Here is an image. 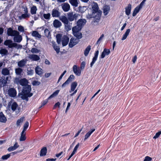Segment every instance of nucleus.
Wrapping results in <instances>:
<instances>
[{"label": "nucleus", "instance_id": "1", "mask_svg": "<svg viewBox=\"0 0 161 161\" xmlns=\"http://www.w3.org/2000/svg\"><path fill=\"white\" fill-rule=\"evenodd\" d=\"M92 8L93 10L92 14V15H88L86 16V17L88 18H91L94 17L96 15H94L93 14L97 13L98 16L100 15L101 14V12L98 10V7L97 4L96 3H94L92 6Z\"/></svg>", "mask_w": 161, "mask_h": 161}, {"label": "nucleus", "instance_id": "2", "mask_svg": "<svg viewBox=\"0 0 161 161\" xmlns=\"http://www.w3.org/2000/svg\"><path fill=\"white\" fill-rule=\"evenodd\" d=\"M31 91H22L21 94V98L23 100H25L27 102L28 101V97L32 96L33 93H30Z\"/></svg>", "mask_w": 161, "mask_h": 161}, {"label": "nucleus", "instance_id": "3", "mask_svg": "<svg viewBox=\"0 0 161 161\" xmlns=\"http://www.w3.org/2000/svg\"><path fill=\"white\" fill-rule=\"evenodd\" d=\"M3 44L8 46L9 48H13V47H16L17 46V44L14 43L13 41L11 40H7L4 41Z\"/></svg>", "mask_w": 161, "mask_h": 161}, {"label": "nucleus", "instance_id": "4", "mask_svg": "<svg viewBox=\"0 0 161 161\" xmlns=\"http://www.w3.org/2000/svg\"><path fill=\"white\" fill-rule=\"evenodd\" d=\"M59 92V91H55V92H54L47 99L45 100H43V101H42L41 103V106L40 108H41L46 105L48 102V100L49 99L57 96L58 95Z\"/></svg>", "mask_w": 161, "mask_h": 161}, {"label": "nucleus", "instance_id": "5", "mask_svg": "<svg viewBox=\"0 0 161 161\" xmlns=\"http://www.w3.org/2000/svg\"><path fill=\"white\" fill-rule=\"evenodd\" d=\"M79 16V15L78 14H74L73 12H69L67 14L68 19L70 21H73L75 19H77Z\"/></svg>", "mask_w": 161, "mask_h": 161}, {"label": "nucleus", "instance_id": "6", "mask_svg": "<svg viewBox=\"0 0 161 161\" xmlns=\"http://www.w3.org/2000/svg\"><path fill=\"white\" fill-rule=\"evenodd\" d=\"M7 34L8 36H14L19 34V32L17 31L14 30L11 28L8 29Z\"/></svg>", "mask_w": 161, "mask_h": 161}, {"label": "nucleus", "instance_id": "7", "mask_svg": "<svg viewBox=\"0 0 161 161\" xmlns=\"http://www.w3.org/2000/svg\"><path fill=\"white\" fill-rule=\"evenodd\" d=\"M79 42V40L77 39L72 38L70 40L69 46L70 47H72L74 46L76 44Z\"/></svg>", "mask_w": 161, "mask_h": 161}, {"label": "nucleus", "instance_id": "8", "mask_svg": "<svg viewBox=\"0 0 161 161\" xmlns=\"http://www.w3.org/2000/svg\"><path fill=\"white\" fill-rule=\"evenodd\" d=\"M86 20L84 19H79L77 22V25L81 28L86 24Z\"/></svg>", "mask_w": 161, "mask_h": 161}, {"label": "nucleus", "instance_id": "9", "mask_svg": "<svg viewBox=\"0 0 161 161\" xmlns=\"http://www.w3.org/2000/svg\"><path fill=\"white\" fill-rule=\"evenodd\" d=\"M62 8L64 12L68 11L70 9V6L67 3H64L61 5Z\"/></svg>", "mask_w": 161, "mask_h": 161}, {"label": "nucleus", "instance_id": "10", "mask_svg": "<svg viewBox=\"0 0 161 161\" xmlns=\"http://www.w3.org/2000/svg\"><path fill=\"white\" fill-rule=\"evenodd\" d=\"M60 15V13L57 9L54 8L52 10V15L53 17H58Z\"/></svg>", "mask_w": 161, "mask_h": 161}, {"label": "nucleus", "instance_id": "11", "mask_svg": "<svg viewBox=\"0 0 161 161\" xmlns=\"http://www.w3.org/2000/svg\"><path fill=\"white\" fill-rule=\"evenodd\" d=\"M99 54V51L97 50L96 51L95 54H94V56L92 58V62L90 64V67H92L95 62L97 60L98 56Z\"/></svg>", "mask_w": 161, "mask_h": 161}, {"label": "nucleus", "instance_id": "12", "mask_svg": "<svg viewBox=\"0 0 161 161\" xmlns=\"http://www.w3.org/2000/svg\"><path fill=\"white\" fill-rule=\"evenodd\" d=\"M110 53V51L109 49L104 48L103 51L102 52V54L100 58H104L106 55H108Z\"/></svg>", "mask_w": 161, "mask_h": 161}, {"label": "nucleus", "instance_id": "13", "mask_svg": "<svg viewBox=\"0 0 161 161\" xmlns=\"http://www.w3.org/2000/svg\"><path fill=\"white\" fill-rule=\"evenodd\" d=\"M69 38L66 36H64L63 37L62 40V43L63 46H66L69 42Z\"/></svg>", "mask_w": 161, "mask_h": 161}, {"label": "nucleus", "instance_id": "14", "mask_svg": "<svg viewBox=\"0 0 161 161\" xmlns=\"http://www.w3.org/2000/svg\"><path fill=\"white\" fill-rule=\"evenodd\" d=\"M73 70L74 73L78 76H80L81 74V70L79 68H77V66L74 65L73 67Z\"/></svg>", "mask_w": 161, "mask_h": 161}, {"label": "nucleus", "instance_id": "15", "mask_svg": "<svg viewBox=\"0 0 161 161\" xmlns=\"http://www.w3.org/2000/svg\"><path fill=\"white\" fill-rule=\"evenodd\" d=\"M53 24L54 27L56 28H59L62 25L61 23L58 19L54 20Z\"/></svg>", "mask_w": 161, "mask_h": 161}, {"label": "nucleus", "instance_id": "16", "mask_svg": "<svg viewBox=\"0 0 161 161\" xmlns=\"http://www.w3.org/2000/svg\"><path fill=\"white\" fill-rule=\"evenodd\" d=\"M69 2L73 7H76L78 6L80 2L78 0H69Z\"/></svg>", "mask_w": 161, "mask_h": 161}, {"label": "nucleus", "instance_id": "17", "mask_svg": "<svg viewBox=\"0 0 161 161\" xmlns=\"http://www.w3.org/2000/svg\"><path fill=\"white\" fill-rule=\"evenodd\" d=\"M36 73L38 75L42 76L43 74L42 69L39 66H37L35 69Z\"/></svg>", "mask_w": 161, "mask_h": 161}, {"label": "nucleus", "instance_id": "18", "mask_svg": "<svg viewBox=\"0 0 161 161\" xmlns=\"http://www.w3.org/2000/svg\"><path fill=\"white\" fill-rule=\"evenodd\" d=\"M22 40V37L21 35L19 34L18 35L15 36L14 38V41L17 42H20Z\"/></svg>", "mask_w": 161, "mask_h": 161}, {"label": "nucleus", "instance_id": "19", "mask_svg": "<svg viewBox=\"0 0 161 161\" xmlns=\"http://www.w3.org/2000/svg\"><path fill=\"white\" fill-rule=\"evenodd\" d=\"M26 62V59H23L18 62V65L19 67H23L25 65Z\"/></svg>", "mask_w": 161, "mask_h": 161}, {"label": "nucleus", "instance_id": "20", "mask_svg": "<svg viewBox=\"0 0 161 161\" xmlns=\"http://www.w3.org/2000/svg\"><path fill=\"white\" fill-rule=\"evenodd\" d=\"M60 20L64 24H67L69 23V20L66 16H62L60 18Z\"/></svg>", "mask_w": 161, "mask_h": 161}, {"label": "nucleus", "instance_id": "21", "mask_svg": "<svg viewBox=\"0 0 161 161\" xmlns=\"http://www.w3.org/2000/svg\"><path fill=\"white\" fill-rule=\"evenodd\" d=\"M131 5L130 4H128L127 6L125 8V12L126 14L129 15L130 13L131 10Z\"/></svg>", "mask_w": 161, "mask_h": 161}, {"label": "nucleus", "instance_id": "22", "mask_svg": "<svg viewBox=\"0 0 161 161\" xmlns=\"http://www.w3.org/2000/svg\"><path fill=\"white\" fill-rule=\"evenodd\" d=\"M81 29V28L79 27L77 25L74 27L72 29L73 34L76 35V33L79 32Z\"/></svg>", "mask_w": 161, "mask_h": 161}, {"label": "nucleus", "instance_id": "23", "mask_svg": "<svg viewBox=\"0 0 161 161\" xmlns=\"http://www.w3.org/2000/svg\"><path fill=\"white\" fill-rule=\"evenodd\" d=\"M95 130V129H92L89 131L85 136L84 141H86L91 136L92 133Z\"/></svg>", "mask_w": 161, "mask_h": 161}, {"label": "nucleus", "instance_id": "24", "mask_svg": "<svg viewBox=\"0 0 161 161\" xmlns=\"http://www.w3.org/2000/svg\"><path fill=\"white\" fill-rule=\"evenodd\" d=\"M7 119L2 112L0 113V122L3 123H5Z\"/></svg>", "mask_w": 161, "mask_h": 161}, {"label": "nucleus", "instance_id": "25", "mask_svg": "<svg viewBox=\"0 0 161 161\" xmlns=\"http://www.w3.org/2000/svg\"><path fill=\"white\" fill-rule=\"evenodd\" d=\"M2 74L4 75H9V70L7 68H3L2 70Z\"/></svg>", "mask_w": 161, "mask_h": 161}, {"label": "nucleus", "instance_id": "26", "mask_svg": "<svg viewBox=\"0 0 161 161\" xmlns=\"http://www.w3.org/2000/svg\"><path fill=\"white\" fill-rule=\"evenodd\" d=\"M8 53V51L6 49L1 48L0 49V54H1L2 56L7 55Z\"/></svg>", "mask_w": 161, "mask_h": 161}, {"label": "nucleus", "instance_id": "27", "mask_svg": "<svg viewBox=\"0 0 161 161\" xmlns=\"http://www.w3.org/2000/svg\"><path fill=\"white\" fill-rule=\"evenodd\" d=\"M47 152V149L46 147H43L40 151V156H44L46 155Z\"/></svg>", "mask_w": 161, "mask_h": 161}, {"label": "nucleus", "instance_id": "28", "mask_svg": "<svg viewBox=\"0 0 161 161\" xmlns=\"http://www.w3.org/2000/svg\"><path fill=\"white\" fill-rule=\"evenodd\" d=\"M28 80L25 78H24L20 79L19 84L22 85L23 87L25 85L28 84Z\"/></svg>", "mask_w": 161, "mask_h": 161}, {"label": "nucleus", "instance_id": "29", "mask_svg": "<svg viewBox=\"0 0 161 161\" xmlns=\"http://www.w3.org/2000/svg\"><path fill=\"white\" fill-rule=\"evenodd\" d=\"M30 58L34 61H38L39 60L40 57L37 55L32 54L30 56Z\"/></svg>", "mask_w": 161, "mask_h": 161}, {"label": "nucleus", "instance_id": "30", "mask_svg": "<svg viewBox=\"0 0 161 161\" xmlns=\"http://www.w3.org/2000/svg\"><path fill=\"white\" fill-rule=\"evenodd\" d=\"M130 32V29H127L126 30L125 33L123 35V36L121 40H125L127 37V36H128Z\"/></svg>", "mask_w": 161, "mask_h": 161}, {"label": "nucleus", "instance_id": "31", "mask_svg": "<svg viewBox=\"0 0 161 161\" xmlns=\"http://www.w3.org/2000/svg\"><path fill=\"white\" fill-rule=\"evenodd\" d=\"M26 133L24 131H22L21 134V136L20 138V141H24L25 140L26 138L25 137Z\"/></svg>", "mask_w": 161, "mask_h": 161}, {"label": "nucleus", "instance_id": "32", "mask_svg": "<svg viewBox=\"0 0 161 161\" xmlns=\"http://www.w3.org/2000/svg\"><path fill=\"white\" fill-rule=\"evenodd\" d=\"M109 10L110 7L108 6H105L103 8V12L104 14L105 15H107L108 14V12H109Z\"/></svg>", "mask_w": 161, "mask_h": 161}, {"label": "nucleus", "instance_id": "33", "mask_svg": "<svg viewBox=\"0 0 161 161\" xmlns=\"http://www.w3.org/2000/svg\"><path fill=\"white\" fill-rule=\"evenodd\" d=\"M32 35L34 37L38 38L39 39L41 38V36L38 32L36 31H34L32 32Z\"/></svg>", "mask_w": 161, "mask_h": 161}, {"label": "nucleus", "instance_id": "34", "mask_svg": "<svg viewBox=\"0 0 161 161\" xmlns=\"http://www.w3.org/2000/svg\"><path fill=\"white\" fill-rule=\"evenodd\" d=\"M91 49V46H88L84 50V54L85 56H87Z\"/></svg>", "mask_w": 161, "mask_h": 161}, {"label": "nucleus", "instance_id": "35", "mask_svg": "<svg viewBox=\"0 0 161 161\" xmlns=\"http://www.w3.org/2000/svg\"><path fill=\"white\" fill-rule=\"evenodd\" d=\"M31 86L30 85L27 84L25 85L23 87L22 91H31Z\"/></svg>", "mask_w": 161, "mask_h": 161}, {"label": "nucleus", "instance_id": "36", "mask_svg": "<svg viewBox=\"0 0 161 161\" xmlns=\"http://www.w3.org/2000/svg\"><path fill=\"white\" fill-rule=\"evenodd\" d=\"M141 8L138 6L136 7L134 9V11L132 13V16H135L136 14L138 13L140 10L141 9Z\"/></svg>", "mask_w": 161, "mask_h": 161}, {"label": "nucleus", "instance_id": "37", "mask_svg": "<svg viewBox=\"0 0 161 161\" xmlns=\"http://www.w3.org/2000/svg\"><path fill=\"white\" fill-rule=\"evenodd\" d=\"M30 15L28 14L24 13L21 15V16L19 17V19H25L28 18L30 17Z\"/></svg>", "mask_w": 161, "mask_h": 161}, {"label": "nucleus", "instance_id": "38", "mask_svg": "<svg viewBox=\"0 0 161 161\" xmlns=\"http://www.w3.org/2000/svg\"><path fill=\"white\" fill-rule=\"evenodd\" d=\"M23 71V69L20 68H16L15 69V72L17 75H20Z\"/></svg>", "mask_w": 161, "mask_h": 161}, {"label": "nucleus", "instance_id": "39", "mask_svg": "<svg viewBox=\"0 0 161 161\" xmlns=\"http://www.w3.org/2000/svg\"><path fill=\"white\" fill-rule=\"evenodd\" d=\"M77 85V82L75 81L73 82L71 86V91H74Z\"/></svg>", "mask_w": 161, "mask_h": 161}, {"label": "nucleus", "instance_id": "40", "mask_svg": "<svg viewBox=\"0 0 161 161\" xmlns=\"http://www.w3.org/2000/svg\"><path fill=\"white\" fill-rule=\"evenodd\" d=\"M18 106V105L16 102H14L11 105V108L12 110H13V111H15Z\"/></svg>", "mask_w": 161, "mask_h": 161}, {"label": "nucleus", "instance_id": "41", "mask_svg": "<svg viewBox=\"0 0 161 161\" xmlns=\"http://www.w3.org/2000/svg\"><path fill=\"white\" fill-rule=\"evenodd\" d=\"M9 96L11 97H14L16 96L17 92L16 91H8Z\"/></svg>", "mask_w": 161, "mask_h": 161}, {"label": "nucleus", "instance_id": "42", "mask_svg": "<svg viewBox=\"0 0 161 161\" xmlns=\"http://www.w3.org/2000/svg\"><path fill=\"white\" fill-rule=\"evenodd\" d=\"M37 10L36 7L35 6H33L31 8V14H36Z\"/></svg>", "mask_w": 161, "mask_h": 161}, {"label": "nucleus", "instance_id": "43", "mask_svg": "<svg viewBox=\"0 0 161 161\" xmlns=\"http://www.w3.org/2000/svg\"><path fill=\"white\" fill-rule=\"evenodd\" d=\"M43 17L44 18L47 20H49L51 18V14L49 13L47 14H43Z\"/></svg>", "mask_w": 161, "mask_h": 161}, {"label": "nucleus", "instance_id": "44", "mask_svg": "<svg viewBox=\"0 0 161 161\" xmlns=\"http://www.w3.org/2000/svg\"><path fill=\"white\" fill-rule=\"evenodd\" d=\"M24 119V117H21L20 119H18L16 122V125L17 126H19L20 125V124L23 122Z\"/></svg>", "mask_w": 161, "mask_h": 161}, {"label": "nucleus", "instance_id": "45", "mask_svg": "<svg viewBox=\"0 0 161 161\" xmlns=\"http://www.w3.org/2000/svg\"><path fill=\"white\" fill-rule=\"evenodd\" d=\"M74 36H75L78 40L82 37V34L80 32L76 33V35L73 34Z\"/></svg>", "mask_w": 161, "mask_h": 161}, {"label": "nucleus", "instance_id": "46", "mask_svg": "<svg viewBox=\"0 0 161 161\" xmlns=\"http://www.w3.org/2000/svg\"><path fill=\"white\" fill-rule=\"evenodd\" d=\"M75 76L73 75H70L68 78L67 80L68 83L69 84L70 82H71L72 80L74 79Z\"/></svg>", "mask_w": 161, "mask_h": 161}, {"label": "nucleus", "instance_id": "47", "mask_svg": "<svg viewBox=\"0 0 161 161\" xmlns=\"http://www.w3.org/2000/svg\"><path fill=\"white\" fill-rule=\"evenodd\" d=\"M78 8L79 11L81 13L84 12L86 9V7L85 6L81 7L80 6Z\"/></svg>", "mask_w": 161, "mask_h": 161}, {"label": "nucleus", "instance_id": "48", "mask_svg": "<svg viewBox=\"0 0 161 161\" xmlns=\"http://www.w3.org/2000/svg\"><path fill=\"white\" fill-rule=\"evenodd\" d=\"M27 74L29 75H32L34 73V71L31 68H28L27 69Z\"/></svg>", "mask_w": 161, "mask_h": 161}, {"label": "nucleus", "instance_id": "49", "mask_svg": "<svg viewBox=\"0 0 161 161\" xmlns=\"http://www.w3.org/2000/svg\"><path fill=\"white\" fill-rule=\"evenodd\" d=\"M10 156L9 153L6 155L3 156L1 157V159L3 160H6L10 157Z\"/></svg>", "mask_w": 161, "mask_h": 161}, {"label": "nucleus", "instance_id": "50", "mask_svg": "<svg viewBox=\"0 0 161 161\" xmlns=\"http://www.w3.org/2000/svg\"><path fill=\"white\" fill-rule=\"evenodd\" d=\"M29 123L28 122H26L24 125V128L23 130L22 131H24L25 132V131L27 129L28 127L29 126Z\"/></svg>", "mask_w": 161, "mask_h": 161}, {"label": "nucleus", "instance_id": "51", "mask_svg": "<svg viewBox=\"0 0 161 161\" xmlns=\"http://www.w3.org/2000/svg\"><path fill=\"white\" fill-rule=\"evenodd\" d=\"M53 47L54 49L56 51L57 53H58L59 52V48L58 47L56 46V45L53 44Z\"/></svg>", "mask_w": 161, "mask_h": 161}, {"label": "nucleus", "instance_id": "52", "mask_svg": "<svg viewBox=\"0 0 161 161\" xmlns=\"http://www.w3.org/2000/svg\"><path fill=\"white\" fill-rule=\"evenodd\" d=\"M79 146H80V143H78L75 147L72 152L73 153H74L75 154L77 151V150L78 148L79 147Z\"/></svg>", "mask_w": 161, "mask_h": 161}, {"label": "nucleus", "instance_id": "53", "mask_svg": "<svg viewBox=\"0 0 161 161\" xmlns=\"http://www.w3.org/2000/svg\"><path fill=\"white\" fill-rule=\"evenodd\" d=\"M31 51L32 53H38L40 51L36 48H33L31 49Z\"/></svg>", "mask_w": 161, "mask_h": 161}, {"label": "nucleus", "instance_id": "54", "mask_svg": "<svg viewBox=\"0 0 161 161\" xmlns=\"http://www.w3.org/2000/svg\"><path fill=\"white\" fill-rule=\"evenodd\" d=\"M20 79L19 78H15L14 80V82L18 85L19 84Z\"/></svg>", "mask_w": 161, "mask_h": 161}, {"label": "nucleus", "instance_id": "55", "mask_svg": "<svg viewBox=\"0 0 161 161\" xmlns=\"http://www.w3.org/2000/svg\"><path fill=\"white\" fill-rule=\"evenodd\" d=\"M33 86H38L40 84V82L37 80H34L32 81V83Z\"/></svg>", "mask_w": 161, "mask_h": 161}, {"label": "nucleus", "instance_id": "56", "mask_svg": "<svg viewBox=\"0 0 161 161\" xmlns=\"http://www.w3.org/2000/svg\"><path fill=\"white\" fill-rule=\"evenodd\" d=\"M0 84L2 85H3V86H5L7 83V81L5 79H3L2 80L1 79L0 80Z\"/></svg>", "mask_w": 161, "mask_h": 161}, {"label": "nucleus", "instance_id": "57", "mask_svg": "<svg viewBox=\"0 0 161 161\" xmlns=\"http://www.w3.org/2000/svg\"><path fill=\"white\" fill-rule=\"evenodd\" d=\"M161 134V131H159V132L156 133L155 135L153 136V138L154 139H156L158 138Z\"/></svg>", "mask_w": 161, "mask_h": 161}, {"label": "nucleus", "instance_id": "58", "mask_svg": "<svg viewBox=\"0 0 161 161\" xmlns=\"http://www.w3.org/2000/svg\"><path fill=\"white\" fill-rule=\"evenodd\" d=\"M65 25V28L67 31H69L71 30V27L70 25L68 24H64Z\"/></svg>", "mask_w": 161, "mask_h": 161}, {"label": "nucleus", "instance_id": "59", "mask_svg": "<svg viewBox=\"0 0 161 161\" xmlns=\"http://www.w3.org/2000/svg\"><path fill=\"white\" fill-rule=\"evenodd\" d=\"M18 30L20 32H24V28L22 26H19L18 28Z\"/></svg>", "mask_w": 161, "mask_h": 161}, {"label": "nucleus", "instance_id": "60", "mask_svg": "<svg viewBox=\"0 0 161 161\" xmlns=\"http://www.w3.org/2000/svg\"><path fill=\"white\" fill-rule=\"evenodd\" d=\"M152 160V158H151L148 156H147L145 157L143 161H151Z\"/></svg>", "mask_w": 161, "mask_h": 161}, {"label": "nucleus", "instance_id": "61", "mask_svg": "<svg viewBox=\"0 0 161 161\" xmlns=\"http://www.w3.org/2000/svg\"><path fill=\"white\" fill-rule=\"evenodd\" d=\"M15 149H16L13 146H11L8 148V150L9 152H11L14 150Z\"/></svg>", "mask_w": 161, "mask_h": 161}, {"label": "nucleus", "instance_id": "62", "mask_svg": "<svg viewBox=\"0 0 161 161\" xmlns=\"http://www.w3.org/2000/svg\"><path fill=\"white\" fill-rule=\"evenodd\" d=\"M60 103L59 102H58L56 103L54 105V106L53 108V109H54L55 108L57 107L59 108L60 106Z\"/></svg>", "mask_w": 161, "mask_h": 161}, {"label": "nucleus", "instance_id": "63", "mask_svg": "<svg viewBox=\"0 0 161 161\" xmlns=\"http://www.w3.org/2000/svg\"><path fill=\"white\" fill-rule=\"evenodd\" d=\"M85 64H86V63H85V62L83 61L81 63V65H80V69H81L82 70V69H84L85 67Z\"/></svg>", "mask_w": 161, "mask_h": 161}, {"label": "nucleus", "instance_id": "64", "mask_svg": "<svg viewBox=\"0 0 161 161\" xmlns=\"http://www.w3.org/2000/svg\"><path fill=\"white\" fill-rule=\"evenodd\" d=\"M44 33L46 36H48L50 33L49 31L47 29H46L44 30Z\"/></svg>", "mask_w": 161, "mask_h": 161}]
</instances>
